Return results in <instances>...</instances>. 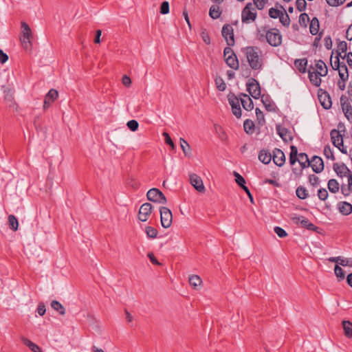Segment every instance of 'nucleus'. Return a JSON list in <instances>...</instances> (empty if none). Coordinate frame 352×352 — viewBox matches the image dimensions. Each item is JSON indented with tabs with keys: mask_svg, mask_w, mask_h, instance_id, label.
<instances>
[{
	"mask_svg": "<svg viewBox=\"0 0 352 352\" xmlns=\"http://www.w3.org/2000/svg\"><path fill=\"white\" fill-rule=\"evenodd\" d=\"M250 67L253 70H261L263 65L262 52L257 46H248L242 48Z\"/></svg>",
	"mask_w": 352,
	"mask_h": 352,
	"instance_id": "f257e3e1",
	"label": "nucleus"
},
{
	"mask_svg": "<svg viewBox=\"0 0 352 352\" xmlns=\"http://www.w3.org/2000/svg\"><path fill=\"white\" fill-rule=\"evenodd\" d=\"M315 67L310 65L308 70V77L311 83L319 87L321 85V76H326L328 73V68L325 63L322 60H315Z\"/></svg>",
	"mask_w": 352,
	"mask_h": 352,
	"instance_id": "f03ea898",
	"label": "nucleus"
},
{
	"mask_svg": "<svg viewBox=\"0 0 352 352\" xmlns=\"http://www.w3.org/2000/svg\"><path fill=\"white\" fill-rule=\"evenodd\" d=\"M21 28L22 35L20 37V41L22 47L25 51L30 52L32 49V43L31 40L33 38L30 27L26 22L22 21L21 23Z\"/></svg>",
	"mask_w": 352,
	"mask_h": 352,
	"instance_id": "7ed1b4c3",
	"label": "nucleus"
},
{
	"mask_svg": "<svg viewBox=\"0 0 352 352\" xmlns=\"http://www.w3.org/2000/svg\"><path fill=\"white\" fill-rule=\"evenodd\" d=\"M265 39L272 47H278L282 44L283 36L278 28H270L265 32Z\"/></svg>",
	"mask_w": 352,
	"mask_h": 352,
	"instance_id": "20e7f679",
	"label": "nucleus"
},
{
	"mask_svg": "<svg viewBox=\"0 0 352 352\" xmlns=\"http://www.w3.org/2000/svg\"><path fill=\"white\" fill-rule=\"evenodd\" d=\"M257 17V12L252 3H248L241 12V21L243 23L254 22Z\"/></svg>",
	"mask_w": 352,
	"mask_h": 352,
	"instance_id": "39448f33",
	"label": "nucleus"
},
{
	"mask_svg": "<svg viewBox=\"0 0 352 352\" xmlns=\"http://www.w3.org/2000/svg\"><path fill=\"white\" fill-rule=\"evenodd\" d=\"M226 64L234 69H238L239 65L236 55L230 47H225L223 50Z\"/></svg>",
	"mask_w": 352,
	"mask_h": 352,
	"instance_id": "423d86ee",
	"label": "nucleus"
},
{
	"mask_svg": "<svg viewBox=\"0 0 352 352\" xmlns=\"http://www.w3.org/2000/svg\"><path fill=\"white\" fill-rule=\"evenodd\" d=\"M147 199L155 203L166 204L167 202L166 198L164 193L158 188H153L150 189L146 194Z\"/></svg>",
	"mask_w": 352,
	"mask_h": 352,
	"instance_id": "0eeeda50",
	"label": "nucleus"
},
{
	"mask_svg": "<svg viewBox=\"0 0 352 352\" xmlns=\"http://www.w3.org/2000/svg\"><path fill=\"white\" fill-rule=\"evenodd\" d=\"M160 212L162 226L164 228H169L173 222V214L170 210L167 207L162 206L160 208Z\"/></svg>",
	"mask_w": 352,
	"mask_h": 352,
	"instance_id": "6e6552de",
	"label": "nucleus"
},
{
	"mask_svg": "<svg viewBox=\"0 0 352 352\" xmlns=\"http://www.w3.org/2000/svg\"><path fill=\"white\" fill-rule=\"evenodd\" d=\"M246 87L247 91L254 99L261 98L260 84L255 78L249 79Z\"/></svg>",
	"mask_w": 352,
	"mask_h": 352,
	"instance_id": "1a4fd4ad",
	"label": "nucleus"
},
{
	"mask_svg": "<svg viewBox=\"0 0 352 352\" xmlns=\"http://www.w3.org/2000/svg\"><path fill=\"white\" fill-rule=\"evenodd\" d=\"M222 36L226 41L228 47L234 46L235 43L234 29L230 24H225L221 30Z\"/></svg>",
	"mask_w": 352,
	"mask_h": 352,
	"instance_id": "9d476101",
	"label": "nucleus"
},
{
	"mask_svg": "<svg viewBox=\"0 0 352 352\" xmlns=\"http://www.w3.org/2000/svg\"><path fill=\"white\" fill-rule=\"evenodd\" d=\"M228 99L229 104L232 107V113L237 118H240L242 115V111L240 107V100L238 97L235 96L234 94L230 93L228 96Z\"/></svg>",
	"mask_w": 352,
	"mask_h": 352,
	"instance_id": "9b49d317",
	"label": "nucleus"
},
{
	"mask_svg": "<svg viewBox=\"0 0 352 352\" xmlns=\"http://www.w3.org/2000/svg\"><path fill=\"white\" fill-rule=\"evenodd\" d=\"M318 98L322 107L324 109H329L331 107V98L327 91L322 89H319L318 91Z\"/></svg>",
	"mask_w": 352,
	"mask_h": 352,
	"instance_id": "f8f14e48",
	"label": "nucleus"
},
{
	"mask_svg": "<svg viewBox=\"0 0 352 352\" xmlns=\"http://www.w3.org/2000/svg\"><path fill=\"white\" fill-rule=\"evenodd\" d=\"M292 220L296 223H299L300 224V226L302 228H305L308 230H311V231H314V232H318V230L320 229L318 226H315L314 224H313L312 223H311L309 219L305 218L304 217H295L294 218H292Z\"/></svg>",
	"mask_w": 352,
	"mask_h": 352,
	"instance_id": "ddd939ff",
	"label": "nucleus"
},
{
	"mask_svg": "<svg viewBox=\"0 0 352 352\" xmlns=\"http://www.w3.org/2000/svg\"><path fill=\"white\" fill-rule=\"evenodd\" d=\"M153 206L150 203L143 204L139 210L138 219L141 221H146L151 214Z\"/></svg>",
	"mask_w": 352,
	"mask_h": 352,
	"instance_id": "4468645a",
	"label": "nucleus"
},
{
	"mask_svg": "<svg viewBox=\"0 0 352 352\" xmlns=\"http://www.w3.org/2000/svg\"><path fill=\"white\" fill-rule=\"evenodd\" d=\"M276 130L284 142L287 143L292 141L293 136L292 135V132L289 129L280 124H276Z\"/></svg>",
	"mask_w": 352,
	"mask_h": 352,
	"instance_id": "2eb2a0df",
	"label": "nucleus"
},
{
	"mask_svg": "<svg viewBox=\"0 0 352 352\" xmlns=\"http://www.w3.org/2000/svg\"><path fill=\"white\" fill-rule=\"evenodd\" d=\"M190 184L199 192H205V187L201 178L195 173L190 175Z\"/></svg>",
	"mask_w": 352,
	"mask_h": 352,
	"instance_id": "dca6fc26",
	"label": "nucleus"
},
{
	"mask_svg": "<svg viewBox=\"0 0 352 352\" xmlns=\"http://www.w3.org/2000/svg\"><path fill=\"white\" fill-rule=\"evenodd\" d=\"M261 102L263 104L265 109L267 111L277 112L278 111V107L272 100L271 97L268 94H263L261 96Z\"/></svg>",
	"mask_w": 352,
	"mask_h": 352,
	"instance_id": "f3484780",
	"label": "nucleus"
},
{
	"mask_svg": "<svg viewBox=\"0 0 352 352\" xmlns=\"http://www.w3.org/2000/svg\"><path fill=\"white\" fill-rule=\"evenodd\" d=\"M311 164L313 171L316 173H320L324 170V165L323 160L319 156H313L311 160Z\"/></svg>",
	"mask_w": 352,
	"mask_h": 352,
	"instance_id": "a211bd4d",
	"label": "nucleus"
},
{
	"mask_svg": "<svg viewBox=\"0 0 352 352\" xmlns=\"http://www.w3.org/2000/svg\"><path fill=\"white\" fill-rule=\"evenodd\" d=\"M274 163L278 166H282L285 162V156L283 151L279 148H275L272 155Z\"/></svg>",
	"mask_w": 352,
	"mask_h": 352,
	"instance_id": "6ab92c4d",
	"label": "nucleus"
},
{
	"mask_svg": "<svg viewBox=\"0 0 352 352\" xmlns=\"http://www.w3.org/2000/svg\"><path fill=\"white\" fill-rule=\"evenodd\" d=\"M333 168L336 174L340 177H347L349 178V175L352 174L351 171L344 163L341 164L335 163L333 164Z\"/></svg>",
	"mask_w": 352,
	"mask_h": 352,
	"instance_id": "aec40b11",
	"label": "nucleus"
},
{
	"mask_svg": "<svg viewBox=\"0 0 352 352\" xmlns=\"http://www.w3.org/2000/svg\"><path fill=\"white\" fill-rule=\"evenodd\" d=\"M339 212L343 215H349L352 213V204L346 201H340L338 204Z\"/></svg>",
	"mask_w": 352,
	"mask_h": 352,
	"instance_id": "412c9836",
	"label": "nucleus"
},
{
	"mask_svg": "<svg viewBox=\"0 0 352 352\" xmlns=\"http://www.w3.org/2000/svg\"><path fill=\"white\" fill-rule=\"evenodd\" d=\"M320 23L316 16L312 18L309 24V32L312 35H316L319 32Z\"/></svg>",
	"mask_w": 352,
	"mask_h": 352,
	"instance_id": "4be33fe9",
	"label": "nucleus"
},
{
	"mask_svg": "<svg viewBox=\"0 0 352 352\" xmlns=\"http://www.w3.org/2000/svg\"><path fill=\"white\" fill-rule=\"evenodd\" d=\"M294 65L301 74L307 72V58L296 59L294 61Z\"/></svg>",
	"mask_w": 352,
	"mask_h": 352,
	"instance_id": "5701e85b",
	"label": "nucleus"
},
{
	"mask_svg": "<svg viewBox=\"0 0 352 352\" xmlns=\"http://www.w3.org/2000/svg\"><path fill=\"white\" fill-rule=\"evenodd\" d=\"M272 154L265 149H262L258 154V160L263 164H267L272 160Z\"/></svg>",
	"mask_w": 352,
	"mask_h": 352,
	"instance_id": "b1692460",
	"label": "nucleus"
},
{
	"mask_svg": "<svg viewBox=\"0 0 352 352\" xmlns=\"http://www.w3.org/2000/svg\"><path fill=\"white\" fill-rule=\"evenodd\" d=\"M331 139L332 144L334 146H338V142H340L343 140L342 135L340 134L339 130L332 129L330 132Z\"/></svg>",
	"mask_w": 352,
	"mask_h": 352,
	"instance_id": "393cba45",
	"label": "nucleus"
},
{
	"mask_svg": "<svg viewBox=\"0 0 352 352\" xmlns=\"http://www.w3.org/2000/svg\"><path fill=\"white\" fill-rule=\"evenodd\" d=\"M342 324L344 336L349 338H352V322L349 320H343Z\"/></svg>",
	"mask_w": 352,
	"mask_h": 352,
	"instance_id": "a878e982",
	"label": "nucleus"
},
{
	"mask_svg": "<svg viewBox=\"0 0 352 352\" xmlns=\"http://www.w3.org/2000/svg\"><path fill=\"white\" fill-rule=\"evenodd\" d=\"M280 8L281 9L283 10V12L281 13L280 16V18H279V21H280V23L283 25V26H285V27H289V24H290V18H289V16L288 15V14L285 12L284 8L283 6H280Z\"/></svg>",
	"mask_w": 352,
	"mask_h": 352,
	"instance_id": "bb28decb",
	"label": "nucleus"
},
{
	"mask_svg": "<svg viewBox=\"0 0 352 352\" xmlns=\"http://www.w3.org/2000/svg\"><path fill=\"white\" fill-rule=\"evenodd\" d=\"M340 80H347L349 78V70L346 64L342 62L340 68L338 69Z\"/></svg>",
	"mask_w": 352,
	"mask_h": 352,
	"instance_id": "cd10ccee",
	"label": "nucleus"
},
{
	"mask_svg": "<svg viewBox=\"0 0 352 352\" xmlns=\"http://www.w3.org/2000/svg\"><path fill=\"white\" fill-rule=\"evenodd\" d=\"M180 146L186 157L191 156V149L188 143L182 138L179 139Z\"/></svg>",
	"mask_w": 352,
	"mask_h": 352,
	"instance_id": "c85d7f7f",
	"label": "nucleus"
},
{
	"mask_svg": "<svg viewBox=\"0 0 352 352\" xmlns=\"http://www.w3.org/2000/svg\"><path fill=\"white\" fill-rule=\"evenodd\" d=\"M255 124L254 122L250 119H247L243 122L244 131L246 133L252 135L254 131Z\"/></svg>",
	"mask_w": 352,
	"mask_h": 352,
	"instance_id": "c756f323",
	"label": "nucleus"
},
{
	"mask_svg": "<svg viewBox=\"0 0 352 352\" xmlns=\"http://www.w3.org/2000/svg\"><path fill=\"white\" fill-rule=\"evenodd\" d=\"M22 342L23 343L29 347V349L33 351V352H41V348L36 344L35 343L32 342L30 340L26 338H22Z\"/></svg>",
	"mask_w": 352,
	"mask_h": 352,
	"instance_id": "7c9ffc66",
	"label": "nucleus"
},
{
	"mask_svg": "<svg viewBox=\"0 0 352 352\" xmlns=\"http://www.w3.org/2000/svg\"><path fill=\"white\" fill-rule=\"evenodd\" d=\"M221 14V10L219 6H212L209 10V16L213 19H217Z\"/></svg>",
	"mask_w": 352,
	"mask_h": 352,
	"instance_id": "2f4dec72",
	"label": "nucleus"
},
{
	"mask_svg": "<svg viewBox=\"0 0 352 352\" xmlns=\"http://www.w3.org/2000/svg\"><path fill=\"white\" fill-rule=\"evenodd\" d=\"M327 187L332 193H336L339 190V183L335 179H331L327 183Z\"/></svg>",
	"mask_w": 352,
	"mask_h": 352,
	"instance_id": "473e14b6",
	"label": "nucleus"
},
{
	"mask_svg": "<svg viewBox=\"0 0 352 352\" xmlns=\"http://www.w3.org/2000/svg\"><path fill=\"white\" fill-rule=\"evenodd\" d=\"M296 194L298 198L300 199H305L309 197L307 189L302 186H299L297 187L296 190Z\"/></svg>",
	"mask_w": 352,
	"mask_h": 352,
	"instance_id": "72a5a7b5",
	"label": "nucleus"
},
{
	"mask_svg": "<svg viewBox=\"0 0 352 352\" xmlns=\"http://www.w3.org/2000/svg\"><path fill=\"white\" fill-rule=\"evenodd\" d=\"M189 284L194 288L197 289V287L201 285L202 280L201 278L197 275H192L189 277Z\"/></svg>",
	"mask_w": 352,
	"mask_h": 352,
	"instance_id": "f704fd0d",
	"label": "nucleus"
},
{
	"mask_svg": "<svg viewBox=\"0 0 352 352\" xmlns=\"http://www.w3.org/2000/svg\"><path fill=\"white\" fill-rule=\"evenodd\" d=\"M8 223L10 228L13 231H16L18 230L19 222L18 219L14 215L10 214L8 216Z\"/></svg>",
	"mask_w": 352,
	"mask_h": 352,
	"instance_id": "c9c22d12",
	"label": "nucleus"
},
{
	"mask_svg": "<svg viewBox=\"0 0 352 352\" xmlns=\"http://www.w3.org/2000/svg\"><path fill=\"white\" fill-rule=\"evenodd\" d=\"M51 307L56 311H58L60 315L65 314V309L58 300H54L51 302Z\"/></svg>",
	"mask_w": 352,
	"mask_h": 352,
	"instance_id": "e433bc0d",
	"label": "nucleus"
},
{
	"mask_svg": "<svg viewBox=\"0 0 352 352\" xmlns=\"http://www.w3.org/2000/svg\"><path fill=\"white\" fill-rule=\"evenodd\" d=\"M214 128L220 140L222 142H227L228 140V135L223 129L219 125H214Z\"/></svg>",
	"mask_w": 352,
	"mask_h": 352,
	"instance_id": "4c0bfd02",
	"label": "nucleus"
},
{
	"mask_svg": "<svg viewBox=\"0 0 352 352\" xmlns=\"http://www.w3.org/2000/svg\"><path fill=\"white\" fill-rule=\"evenodd\" d=\"M217 89L220 91H223L226 89V84L221 76H217L214 79Z\"/></svg>",
	"mask_w": 352,
	"mask_h": 352,
	"instance_id": "58836bf2",
	"label": "nucleus"
},
{
	"mask_svg": "<svg viewBox=\"0 0 352 352\" xmlns=\"http://www.w3.org/2000/svg\"><path fill=\"white\" fill-rule=\"evenodd\" d=\"M243 108L246 111H251L254 108V103L252 99L245 100L242 98H239Z\"/></svg>",
	"mask_w": 352,
	"mask_h": 352,
	"instance_id": "ea45409f",
	"label": "nucleus"
},
{
	"mask_svg": "<svg viewBox=\"0 0 352 352\" xmlns=\"http://www.w3.org/2000/svg\"><path fill=\"white\" fill-rule=\"evenodd\" d=\"M256 121L258 125L263 126L265 123V116L262 111L259 108L255 109Z\"/></svg>",
	"mask_w": 352,
	"mask_h": 352,
	"instance_id": "a19ab883",
	"label": "nucleus"
},
{
	"mask_svg": "<svg viewBox=\"0 0 352 352\" xmlns=\"http://www.w3.org/2000/svg\"><path fill=\"white\" fill-rule=\"evenodd\" d=\"M340 103L343 111L351 110L352 107L350 102H348V99L346 98V97L342 96L340 98Z\"/></svg>",
	"mask_w": 352,
	"mask_h": 352,
	"instance_id": "79ce46f5",
	"label": "nucleus"
},
{
	"mask_svg": "<svg viewBox=\"0 0 352 352\" xmlns=\"http://www.w3.org/2000/svg\"><path fill=\"white\" fill-rule=\"evenodd\" d=\"M298 22L301 27L307 28V23L309 22V15L307 13L300 14Z\"/></svg>",
	"mask_w": 352,
	"mask_h": 352,
	"instance_id": "37998d69",
	"label": "nucleus"
},
{
	"mask_svg": "<svg viewBox=\"0 0 352 352\" xmlns=\"http://www.w3.org/2000/svg\"><path fill=\"white\" fill-rule=\"evenodd\" d=\"M234 176L235 177V182L236 183L242 188L246 187L245 184V179L238 173L234 172Z\"/></svg>",
	"mask_w": 352,
	"mask_h": 352,
	"instance_id": "c03bdc74",
	"label": "nucleus"
},
{
	"mask_svg": "<svg viewBox=\"0 0 352 352\" xmlns=\"http://www.w3.org/2000/svg\"><path fill=\"white\" fill-rule=\"evenodd\" d=\"M58 96V92L54 89H51L48 93L45 95V98L50 100L51 102H54Z\"/></svg>",
	"mask_w": 352,
	"mask_h": 352,
	"instance_id": "a18cd8bd",
	"label": "nucleus"
},
{
	"mask_svg": "<svg viewBox=\"0 0 352 352\" xmlns=\"http://www.w3.org/2000/svg\"><path fill=\"white\" fill-rule=\"evenodd\" d=\"M145 232L148 238L155 239L158 233L157 229L151 226H146L145 228Z\"/></svg>",
	"mask_w": 352,
	"mask_h": 352,
	"instance_id": "49530a36",
	"label": "nucleus"
},
{
	"mask_svg": "<svg viewBox=\"0 0 352 352\" xmlns=\"http://www.w3.org/2000/svg\"><path fill=\"white\" fill-rule=\"evenodd\" d=\"M334 272L339 280L344 279L345 274L342 267L338 265H336L334 267Z\"/></svg>",
	"mask_w": 352,
	"mask_h": 352,
	"instance_id": "de8ad7c7",
	"label": "nucleus"
},
{
	"mask_svg": "<svg viewBox=\"0 0 352 352\" xmlns=\"http://www.w3.org/2000/svg\"><path fill=\"white\" fill-rule=\"evenodd\" d=\"M282 12V10H279L274 8H271L269 10V16L272 19H279Z\"/></svg>",
	"mask_w": 352,
	"mask_h": 352,
	"instance_id": "09e8293b",
	"label": "nucleus"
},
{
	"mask_svg": "<svg viewBox=\"0 0 352 352\" xmlns=\"http://www.w3.org/2000/svg\"><path fill=\"white\" fill-rule=\"evenodd\" d=\"M200 34H201V38L204 41V42L206 45H210V37L209 33L207 31V30L205 28H203L201 30Z\"/></svg>",
	"mask_w": 352,
	"mask_h": 352,
	"instance_id": "8fccbe9b",
	"label": "nucleus"
},
{
	"mask_svg": "<svg viewBox=\"0 0 352 352\" xmlns=\"http://www.w3.org/2000/svg\"><path fill=\"white\" fill-rule=\"evenodd\" d=\"M324 155L327 159H331V160H336L333 153L329 145L324 146Z\"/></svg>",
	"mask_w": 352,
	"mask_h": 352,
	"instance_id": "3c124183",
	"label": "nucleus"
},
{
	"mask_svg": "<svg viewBox=\"0 0 352 352\" xmlns=\"http://www.w3.org/2000/svg\"><path fill=\"white\" fill-rule=\"evenodd\" d=\"M328 196L329 193L325 188H321L318 190V197L320 200L325 201Z\"/></svg>",
	"mask_w": 352,
	"mask_h": 352,
	"instance_id": "603ef678",
	"label": "nucleus"
},
{
	"mask_svg": "<svg viewBox=\"0 0 352 352\" xmlns=\"http://www.w3.org/2000/svg\"><path fill=\"white\" fill-rule=\"evenodd\" d=\"M296 6L299 12H302L307 8V2L305 0H296Z\"/></svg>",
	"mask_w": 352,
	"mask_h": 352,
	"instance_id": "864d4df0",
	"label": "nucleus"
},
{
	"mask_svg": "<svg viewBox=\"0 0 352 352\" xmlns=\"http://www.w3.org/2000/svg\"><path fill=\"white\" fill-rule=\"evenodd\" d=\"M126 126L131 131H136L138 129L139 124L138 121L131 120L126 123Z\"/></svg>",
	"mask_w": 352,
	"mask_h": 352,
	"instance_id": "5fc2aeb1",
	"label": "nucleus"
},
{
	"mask_svg": "<svg viewBox=\"0 0 352 352\" xmlns=\"http://www.w3.org/2000/svg\"><path fill=\"white\" fill-rule=\"evenodd\" d=\"M274 231L280 238H284L287 236V232L279 226L274 227Z\"/></svg>",
	"mask_w": 352,
	"mask_h": 352,
	"instance_id": "6e6d98bb",
	"label": "nucleus"
},
{
	"mask_svg": "<svg viewBox=\"0 0 352 352\" xmlns=\"http://www.w3.org/2000/svg\"><path fill=\"white\" fill-rule=\"evenodd\" d=\"M298 162L301 166V170H300L299 175H302V169L307 168L309 166H311V161L309 160L308 157H306L305 161H300L298 160Z\"/></svg>",
	"mask_w": 352,
	"mask_h": 352,
	"instance_id": "4d7b16f0",
	"label": "nucleus"
},
{
	"mask_svg": "<svg viewBox=\"0 0 352 352\" xmlns=\"http://www.w3.org/2000/svg\"><path fill=\"white\" fill-rule=\"evenodd\" d=\"M169 12V3L166 1H163L160 6V13L166 14Z\"/></svg>",
	"mask_w": 352,
	"mask_h": 352,
	"instance_id": "13d9d810",
	"label": "nucleus"
},
{
	"mask_svg": "<svg viewBox=\"0 0 352 352\" xmlns=\"http://www.w3.org/2000/svg\"><path fill=\"white\" fill-rule=\"evenodd\" d=\"M268 2V0H254L253 3L254 5L257 8L258 10H263L266 3Z\"/></svg>",
	"mask_w": 352,
	"mask_h": 352,
	"instance_id": "bf43d9fd",
	"label": "nucleus"
},
{
	"mask_svg": "<svg viewBox=\"0 0 352 352\" xmlns=\"http://www.w3.org/2000/svg\"><path fill=\"white\" fill-rule=\"evenodd\" d=\"M327 3L332 7H338L342 5L346 0H326Z\"/></svg>",
	"mask_w": 352,
	"mask_h": 352,
	"instance_id": "052dcab7",
	"label": "nucleus"
},
{
	"mask_svg": "<svg viewBox=\"0 0 352 352\" xmlns=\"http://www.w3.org/2000/svg\"><path fill=\"white\" fill-rule=\"evenodd\" d=\"M309 183L313 186H318L320 183V180L318 177H317L315 175H310L309 177Z\"/></svg>",
	"mask_w": 352,
	"mask_h": 352,
	"instance_id": "680f3d73",
	"label": "nucleus"
},
{
	"mask_svg": "<svg viewBox=\"0 0 352 352\" xmlns=\"http://www.w3.org/2000/svg\"><path fill=\"white\" fill-rule=\"evenodd\" d=\"M322 34H323V30L320 32H318L316 34V36L315 37L314 43H313V45L314 47H318L319 46L320 40H321L322 36Z\"/></svg>",
	"mask_w": 352,
	"mask_h": 352,
	"instance_id": "e2e57ef3",
	"label": "nucleus"
},
{
	"mask_svg": "<svg viewBox=\"0 0 352 352\" xmlns=\"http://www.w3.org/2000/svg\"><path fill=\"white\" fill-rule=\"evenodd\" d=\"M163 135L165 138V142H166V144H167L169 146H170L172 147V148L173 149L175 148V144L173 143V141L170 138V135H168V133H166V132H164L163 133Z\"/></svg>",
	"mask_w": 352,
	"mask_h": 352,
	"instance_id": "0e129e2a",
	"label": "nucleus"
},
{
	"mask_svg": "<svg viewBox=\"0 0 352 352\" xmlns=\"http://www.w3.org/2000/svg\"><path fill=\"white\" fill-rule=\"evenodd\" d=\"M324 46L327 50H331L332 48L333 43L331 38L329 35L327 36L324 38Z\"/></svg>",
	"mask_w": 352,
	"mask_h": 352,
	"instance_id": "69168bd1",
	"label": "nucleus"
},
{
	"mask_svg": "<svg viewBox=\"0 0 352 352\" xmlns=\"http://www.w3.org/2000/svg\"><path fill=\"white\" fill-rule=\"evenodd\" d=\"M347 50V43L346 41H340L338 45V49L336 51H340L346 52Z\"/></svg>",
	"mask_w": 352,
	"mask_h": 352,
	"instance_id": "338daca9",
	"label": "nucleus"
},
{
	"mask_svg": "<svg viewBox=\"0 0 352 352\" xmlns=\"http://www.w3.org/2000/svg\"><path fill=\"white\" fill-rule=\"evenodd\" d=\"M36 311L41 316H43L45 314L46 309L43 302L38 304Z\"/></svg>",
	"mask_w": 352,
	"mask_h": 352,
	"instance_id": "774afa93",
	"label": "nucleus"
}]
</instances>
